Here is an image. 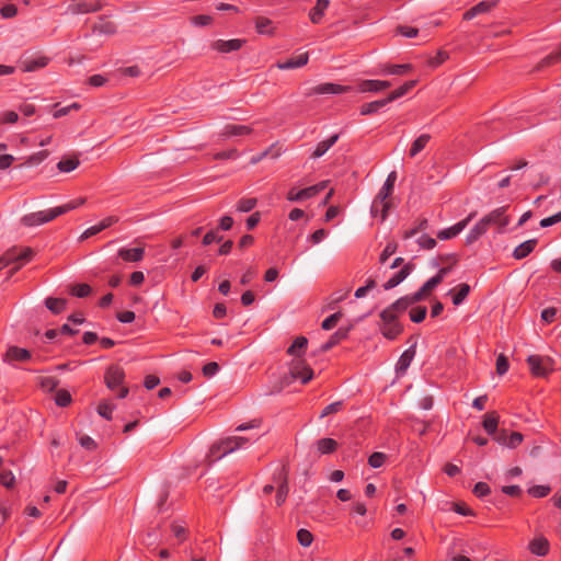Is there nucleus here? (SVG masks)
<instances>
[{"mask_svg":"<svg viewBox=\"0 0 561 561\" xmlns=\"http://www.w3.org/2000/svg\"><path fill=\"white\" fill-rule=\"evenodd\" d=\"M448 53L445 51V50H439L437 51V54L432 57L430 60H428V65L433 68H436L438 66H440L443 62H445L447 59H448Z\"/></svg>","mask_w":561,"mask_h":561,"instance_id":"obj_62","label":"nucleus"},{"mask_svg":"<svg viewBox=\"0 0 561 561\" xmlns=\"http://www.w3.org/2000/svg\"><path fill=\"white\" fill-rule=\"evenodd\" d=\"M351 90L348 85L336 84L332 82L321 83L312 89L313 94H342Z\"/></svg>","mask_w":561,"mask_h":561,"instance_id":"obj_22","label":"nucleus"},{"mask_svg":"<svg viewBox=\"0 0 561 561\" xmlns=\"http://www.w3.org/2000/svg\"><path fill=\"white\" fill-rule=\"evenodd\" d=\"M416 84V80H410L404 82L401 87L393 90L386 99L388 103L393 102L394 100L405 95Z\"/></svg>","mask_w":561,"mask_h":561,"instance_id":"obj_38","label":"nucleus"},{"mask_svg":"<svg viewBox=\"0 0 561 561\" xmlns=\"http://www.w3.org/2000/svg\"><path fill=\"white\" fill-rule=\"evenodd\" d=\"M31 357L32 355L26 348L9 346L2 359L4 363L13 365L15 362H27Z\"/></svg>","mask_w":561,"mask_h":561,"instance_id":"obj_17","label":"nucleus"},{"mask_svg":"<svg viewBox=\"0 0 561 561\" xmlns=\"http://www.w3.org/2000/svg\"><path fill=\"white\" fill-rule=\"evenodd\" d=\"M316 445H317V450L321 455L332 454L333 451H335V449L337 447L336 440L333 438H329V437L319 439Z\"/></svg>","mask_w":561,"mask_h":561,"instance_id":"obj_37","label":"nucleus"},{"mask_svg":"<svg viewBox=\"0 0 561 561\" xmlns=\"http://www.w3.org/2000/svg\"><path fill=\"white\" fill-rule=\"evenodd\" d=\"M124 377V370L118 365L110 366L105 373L106 386L111 390L118 389L117 397L121 399L125 398L128 394V389L122 386Z\"/></svg>","mask_w":561,"mask_h":561,"instance_id":"obj_4","label":"nucleus"},{"mask_svg":"<svg viewBox=\"0 0 561 561\" xmlns=\"http://www.w3.org/2000/svg\"><path fill=\"white\" fill-rule=\"evenodd\" d=\"M67 301L62 298L49 297L45 300L46 307L55 314L62 312L66 308Z\"/></svg>","mask_w":561,"mask_h":561,"instance_id":"obj_45","label":"nucleus"},{"mask_svg":"<svg viewBox=\"0 0 561 561\" xmlns=\"http://www.w3.org/2000/svg\"><path fill=\"white\" fill-rule=\"evenodd\" d=\"M84 203H85V198H83V197L76 198L73 201H70V202L64 204V205L55 207L56 213L58 214V216L64 215L70 210H73V209L82 206Z\"/></svg>","mask_w":561,"mask_h":561,"instance_id":"obj_46","label":"nucleus"},{"mask_svg":"<svg viewBox=\"0 0 561 561\" xmlns=\"http://www.w3.org/2000/svg\"><path fill=\"white\" fill-rule=\"evenodd\" d=\"M55 402L59 407H67L71 402V396L69 391L60 389L56 392Z\"/></svg>","mask_w":561,"mask_h":561,"instance_id":"obj_53","label":"nucleus"},{"mask_svg":"<svg viewBox=\"0 0 561 561\" xmlns=\"http://www.w3.org/2000/svg\"><path fill=\"white\" fill-rule=\"evenodd\" d=\"M341 317H342L341 312H335V313L329 316L328 318H325L322 321L321 328L327 331L333 329L336 325V323L339 322V320L341 319Z\"/></svg>","mask_w":561,"mask_h":561,"instance_id":"obj_58","label":"nucleus"},{"mask_svg":"<svg viewBox=\"0 0 561 561\" xmlns=\"http://www.w3.org/2000/svg\"><path fill=\"white\" fill-rule=\"evenodd\" d=\"M412 70V66L410 64L402 65H390L383 64L380 65L377 71H370V75H386V76H402Z\"/></svg>","mask_w":561,"mask_h":561,"instance_id":"obj_19","label":"nucleus"},{"mask_svg":"<svg viewBox=\"0 0 561 561\" xmlns=\"http://www.w3.org/2000/svg\"><path fill=\"white\" fill-rule=\"evenodd\" d=\"M477 213L471 211L465 219L458 221L451 227L445 228L437 232V238L440 240H449L457 237L468 224L476 217Z\"/></svg>","mask_w":561,"mask_h":561,"instance_id":"obj_12","label":"nucleus"},{"mask_svg":"<svg viewBox=\"0 0 561 561\" xmlns=\"http://www.w3.org/2000/svg\"><path fill=\"white\" fill-rule=\"evenodd\" d=\"M48 62L49 58L47 56L39 55L33 58H26L21 60V69L24 72H33L46 67Z\"/></svg>","mask_w":561,"mask_h":561,"instance_id":"obj_21","label":"nucleus"},{"mask_svg":"<svg viewBox=\"0 0 561 561\" xmlns=\"http://www.w3.org/2000/svg\"><path fill=\"white\" fill-rule=\"evenodd\" d=\"M392 206L391 201H380L378 197H375L371 207H370V214L373 217H380V220L383 221L387 216L388 211Z\"/></svg>","mask_w":561,"mask_h":561,"instance_id":"obj_24","label":"nucleus"},{"mask_svg":"<svg viewBox=\"0 0 561 561\" xmlns=\"http://www.w3.org/2000/svg\"><path fill=\"white\" fill-rule=\"evenodd\" d=\"M523 438L520 433L513 432L508 436H500L499 442L508 448H516L523 442Z\"/></svg>","mask_w":561,"mask_h":561,"instance_id":"obj_43","label":"nucleus"},{"mask_svg":"<svg viewBox=\"0 0 561 561\" xmlns=\"http://www.w3.org/2000/svg\"><path fill=\"white\" fill-rule=\"evenodd\" d=\"M497 5V0H483L463 13V20H472L477 15L485 14Z\"/></svg>","mask_w":561,"mask_h":561,"instance_id":"obj_18","label":"nucleus"},{"mask_svg":"<svg viewBox=\"0 0 561 561\" xmlns=\"http://www.w3.org/2000/svg\"><path fill=\"white\" fill-rule=\"evenodd\" d=\"M527 364L535 377H546L553 370V360L547 356L529 355Z\"/></svg>","mask_w":561,"mask_h":561,"instance_id":"obj_5","label":"nucleus"},{"mask_svg":"<svg viewBox=\"0 0 561 561\" xmlns=\"http://www.w3.org/2000/svg\"><path fill=\"white\" fill-rule=\"evenodd\" d=\"M410 306V301L401 297L380 312V331L386 339L394 340L402 333L403 327L398 317Z\"/></svg>","mask_w":561,"mask_h":561,"instance_id":"obj_1","label":"nucleus"},{"mask_svg":"<svg viewBox=\"0 0 561 561\" xmlns=\"http://www.w3.org/2000/svg\"><path fill=\"white\" fill-rule=\"evenodd\" d=\"M33 256L34 251L28 247H12L0 256V270L15 264L14 268L10 272V275H13L18 270L30 262Z\"/></svg>","mask_w":561,"mask_h":561,"instance_id":"obj_3","label":"nucleus"},{"mask_svg":"<svg viewBox=\"0 0 561 561\" xmlns=\"http://www.w3.org/2000/svg\"><path fill=\"white\" fill-rule=\"evenodd\" d=\"M273 481L276 483V505L280 506L286 501L289 492L288 474L284 466L274 472Z\"/></svg>","mask_w":561,"mask_h":561,"instance_id":"obj_6","label":"nucleus"},{"mask_svg":"<svg viewBox=\"0 0 561 561\" xmlns=\"http://www.w3.org/2000/svg\"><path fill=\"white\" fill-rule=\"evenodd\" d=\"M397 34L402 35L408 38L416 37L419 34V30L416 27L400 25L396 30Z\"/></svg>","mask_w":561,"mask_h":561,"instance_id":"obj_60","label":"nucleus"},{"mask_svg":"<svg viewBox=\"0 0 561 561\" xmlns=\"http://www.w3.org/2000/svg\"><path fill=\"white\" fill-rule=\"evenodd\" d=\"M346 334L347 332L344 331V330H337L335 333H333L330 339L321 345L320 350L322 352H328L329 350H331L333 346H335L336 344H339L343 339L346 337Z\"/></svg>","mask_w":561,"mask_h":561,"instance_id":"obj_44","label":"nucleus"},{"mask_svg":"<svg viewBox=\"0 0 561 561\" xmlns=\"http://www.w3.org/2000/svg\"><path fill=\"white\" fill-rule=\"evenodd\" d=\"M443 280L437 276L431 277L428 280H426L423 286L415 293L409 296H404L411 305L422 300L425 298V296L433 290L437 285H439Z\"/></svg>","mask_w":561,"mask_h":561,"instance_id":"obj_15","label":"nucleus"},{"mask_svg":"<svg viewBox=\"0 0 561 561\" xmlns=\"http://www.w3.org/2000/svg\"><path fill=\"white\" fill-rule=\"evenodd\" d=\"M426 313V307H415L410 310V319L414 323H420L425 319Z\"/></svg>","mask_w":561,"mask_h":561,"instance_id":"obj_52","label":"nucleus"},{"mask_svg":"<svg viewBox=\"0 0 561 561\" xmlns=\"http://www.w3.org/2000/svg\"><path fill=\"white\" fill-rule=\"evenodd\" d=\"M254 440L255 439H252L251 437L242 436L224 438L211 446L209 450V458L211 461H217L231 453L248 448Z\"/></svg>","mask_w":561,"mask_h":561,"instance_id":"obj_2","label":"nucleus"},{"mask_svg":"<svg viewBox=\"0 0 561 561\" xmlns=\"http://www.w3.org/2000/svg\"><path fill=\"white\" fill-rule=\"evenodd\" d=\"M289 374L294 380H300L302 383H307L313 378V370L301 359L291 360Z\"/></svg>","mask_w":561,"mask_h":561,"instance_id":"obj_9","label":"nucleus"},{"mask_svg":"<svg viewBox=\"0 0 561 561\" xmlns=\"http://www.w3.org/2000/svg\"><path fill=\"white\" fill-rule=\"evenodd\" d=\"M252 133H253L252 126L227 124L219 133V137H221L222 139H228V138H232V137L249 136Z\"/></svg>","mask_w":561,"mask_h":561,"instance_id":"obj_14","label":"nucleus"},{"mask_svg":"<svg viewBox=\"0 0 561 561\" xmlns=\"http://www.w3.org/2000/svg\"><path fill=\"white\" fill-rule=\"evenodd\" d=\"M0 482L5 488H12L14 485V482H15V477H14V474L11 471L3 470L0 473Z\"/></svg>","mask_w":561,"mask_h":561,"instance_id":"obj_64","label":"nucleus"},{"mask_svg":"<svg viewBox=\"0 0 561 561\" xmlns=\"http://www.w3.org/2000/svg\"><path fill=\"white\" fill-rule=\"evenodd\" d=\"M561 59V46L545 57L539 64V68H543L546 66H551L558 62Z\"/></svg>","mask_w":561,"mask_h":561,"instance_id":"obj_49","label":"nucleus"},{"mask_svg":"<svg viewBox=\"0 0 561 561\" xmlns=\"http://www.w3.org/2000/svg\"><path fill=\"white\" fill-rule=\"evenodd\" d=\"M417 243L422 249L432 250L436 247V240L427 234H422L417 239Z\"/></svg>","mask_w":561,"mask_h":561,"instance_id":"obj_63","label":"nucleus"},{"mask_svg":"<svg viewBox=\"0 0 561 561\" xmlns=\"http://www.w3.org/2000/svg\"><path fill=\"white\" fill-rule=\"evenodd\" d=\"M410 273L409 266L402 267L394 275H392L385 284L383 288L386 290L392 289L398 286L401 282H403Z\"/></svg>","mask_w":561,"mask_h":561,"instance_id":"obj_34","label":"nucleus"},{"mask_svg":"<svg viewBox=\"0 0 561 561\" xmlns=\"http://www.w3.org/2000/svg\"><path fill=\"white\" fill-rule=\"evenodd\" d=\"M499 424V415L494 412L486 413L483 420V428L490 435H494Z\"/></svg>","mask_w":561,"mask_h":561,"instance_id":"obj_42","label":"nucleus"},{"mask_svg":"<svg viewBox=\"0 0 561 561\" xmlns=\"http://www.w3.org/2000/svg\"><path fill=\"white\" fill-rule=\"evenodd\" d=\"M72 296L84 298L91 294V287L88 284H77L70 289Z\"/></svg>","mask_w":561,"mask_h":561,"instance_id":"obj_50","label":"nucleus"},{"mask_svg":"<svg viewBox=\"0 0 561 561\" xmlns=\"http://www.w3.org/2000/svg\"><path fill=\"white\" fill-rule=\"evenodd\" d=\"M255 30L259 34L272 35L274 34L275 27L271 19L265 16H257L255 19Z\"/></svg>","mask_w":561,"mask_h":561,"instance_id":"obj_33","label":"nucleus"},{"mask_svg":"<svg viewBox=\"0 0 561 561\" xmlns=\"http://www.w3.org/2000/svg\"><path fill=\"white\" fill-rule=\"evenodd\" d=\"M536 245H537L536 239L527 240L514 249L513 256L516 260H522V259L526 257L527 255H529L534 251Z\"/></svg>","mask_w":561,"mask_h":561,"instance_id":"obj_29","label":"nucleus"},{"mask_svg":"<svg viewBox=\"0 0 561 561\" xmlns=\"http://www.w3.org/2000/svg\"><path fill=\"white\" fill-rule=\"evenodd\" d=\"M489 228L490 227L486 225V222L481 218L468 232L466 237V243L472 244L477 242L482 236H484L488 232Z\"/></svg>","mask_w":561,"mask_h":561,"instance_id":"obj_26","label":"nucleus"},{"mask_svg":"<svg viewBox=\"0 0 561 561\" xmlns=\"http://www.w3.org/2000/svg\"><path fill=\"white\" fill-rule=\"evenodd\" d=\"M81 108V104L80 103H71L70 105L68 106H64L61 108H58L56 110L54 113H53V117L54 118H60L62 116H66L68 115L72 110L75 111H79Z\"/></svg>","mask_w":561,"mask_h":561,"instance_id":"obj_56","label":"nucleus"},{"mask_svg":"<svg viewBox=\"0 0 561 561\" xmlns=\"http://www.w3.org/2000/svg\"><path fill=\"white\" fill-rule=\"evenodd\" d=\"M414 355H415V352L412 348H408L401 354V356L396 365L397 375L405 374L407 369L410 367V365L413 360Z\"/></svg>","mask_w":561,"mask_h":561,"instance_id":"obj_28","label":"nucleus"},{"mask_svg":"<svg viewBox=\"0 0 561 561\" xmlns=\"http://www.w3.org/2000/svg\"><path fill=\"white\" fill-rule=\"evenodd\" d=\"M507 207L502 206L493 209L489 214L484 215L482 219L489 227L496 226L499 232H502L510 224V217L506 215Z\"/></svg>","mask_w":561,"mask_h":561,"instance_id":"obj_10","label":"nucleus"},{"mask_svg":"<svg viewBox=\"0 0 561 561\" xmlns=\"http://www.w3.org/2000/svg\"><path fill=\"white\" fill-rule=\"evenodd\" d=\"M443 280L437 276L431 277L428 280H426L423 286L415 293L409 296H404L411 305L422 300L425 298V296L433 290L437 285H439Z\"/></svg>","mask_w":561,"mask_h":561,"instance_id":"obj_16","label":"nucleus"},{"mask_svg":"<svg viewBox=\"0 0 561 561\" xmlns=\"http://www.w3.org/2000/svg\"><path fill=\"white\" fill-rule=\"evenodd\" d=\"M329 7V0H317L316 7L309 12V19L313 24H319L322 21L325 10Z\"/></svg>","mask_w":561,"mask_h":561,"instance_id":"obj_31","label":"nucleus"},{"mask_svg":"<svg viewBox=\"0 0 561 561\" xmlns=\"http://www.w3.org/2000/svg\"><path fill=\"white\" fill-rule=\"evenodd\" d=\"M529 551L538 557H545L549 553L550 543L548 539L543 536L535 537L528 545Z\"/></svg>","mask_w":561,"mask_h":561,"instance_id":"obj_23","label":"nucleus"},{"mask_svg":"<svg viewBox=\"0 0 561 561\" xmlns=\"http://www.w3.org/2000/svg\"><path fill=\"white\" fill-rule=\"evenodd\" d=\"M470 286L468 284H460L457 288L450 289L449 295H451L453 304L455 306L461 305L470 293Z\"/></svg>","mask_w":561,"mask_h":561,"instance_id":"obj_30","label":"nucleus"},{"mask_svg":"<svg viewBox=\"0 0 561 561\" xmlns=\"http://www.w3.org/2000/svg\"><path fill=\"white\" fill-rule=\"evenodd\" d=\"M387 104V99L368 102L360 106L359 112L362 115H370L378 112L381 107L386 106Z\"/></svg>","mask_w":561,"mask_h":561,"instance_id":"obj_41","label":"nucleus"},{"mask_svg":"<svg viewBox=\"0 0 561 561\" xmlns=\"http://www.w3.org/2000/svg\"><path fill=\"white\" fill-rule=\"evenodd\" d=\"M245 44V39L233 38V39H216L210 44V48L220 54H229L238 51Z\"/></svg>","mask_w":561,"mask_h":561,"instance_id":"obj_13","label":"nucleus"},{"mask_svg":"<svg viewBox=\"0 0 561 561\" xmlns=\"http://www.w3.org/2000/svg\"><path fill=\"white\" fill-rule=\"evenodd\" d=\"M387 456L383 453L376 451L371 454L368 458V463L371 468H380L385 461Z\"/></svg>","mask_w":561,"mask_h":561,"instance_id":"obj_55","label":"nucleus"},{"mask_svg":"<svg viewBox=\"0 0 561 561\" xmlns=\"http://www.w3.org/2000/svg\"><path fill=\"white\" fill-rule=\"evenodd\" d=\"M297 539L302 547H309L312 543L313 536L307 529H299L297 533Z\"/></svg>","mask_w":561,"mask_h":561,"instance_id":"obj_57","label":"nucleus"},{"mask_svg":"<svg viewBox=\"0 0 561 561\" xmlns=\"http://www.w3.org/2000/svg\"><path fill=\"white\" fill-rule=\"evenodd\" d=\"M431 137L427 134H422L420 137H417L411 145L409 156L411 158L416 157L426 147Z\"/></svg>","mask_w":561,"mask_h":561,"instance_id":"obj_36","label":"nucleus"},{"mask_svg":"<svg viewBox=\"0 0 561 561\" xmlns=\"http://www.w3.org/2000/svg\"><path fill=\"white\" fill-rule=\"evenodd\" d=\"M48 156H49L48 150H41L38 152L31 154L28 157L26 163L30 165H37V164L42 163L44 160H46L48 158Z\"/></svg>","mask_w":561,"mask_h":561,"instance_id":"obj_54","label":"nucleus"},{"mask_svg":"<svg viewBox=\"0 0 561 561\" xmlns=\"http://www.w3.org/2000/svg\"><path fill=\"white\" fill-rule=\"evenodd\" d=\"M308 60H309V54L306 51L298 56L291 57L286 61L277 62L276 67L280 70L300 68V67L307 65Z\"/></svg>","mask_w":561,"mask_h":561,"instance_id":"obj_25","label":"nucleus"},{"mask_svg":"<svg viewBox=\"0 0 561 561\" xmlns=\"http://www.w3.org/2000/svg\"><path fill=\"white\" fill-rule=\"evenodd\" d=\"M93 32L104 35H112L116 32V25L106 19H100V21L94 24Z\"/></svg>","mask_w":561,"mask_h":561,"instance_id":"obj_39","label":"nucleus"},{"mask_svg":"<svg viewBox=\"0 0 561 561\" xmlns=\"http://www.w3.org/2000/svg\"><path fill=\"white\" fill-rule=\"evenodd\" d=\"M256 198H241L237 203V210L240 213H249L256 206Z\"/></svg>","mask_w":561,"mask_h":561,"instance_id":"obj_48","label":"nucleus"},{"mask_svg":"<svg viewBox=\"0 0 561 561\" xmlns=\"http://www.w3.org/2000/svg\"><path fill=\"white\" fill-rule=\"evenodd\" d=\"M239 157V152L237 149H229V150H224V151H220V152H217L213 156V159L214 160H228V159H237Z\"/></svg>","mask_w":561,"mask_h":561,"instance_id":"obj_61","label":"nucleus"},{"mask_svg":"<svg viewBox=\"0 0 561 561\" xmlns=\"http://www.w3.org/2000/svg\"><path fill=\"white\" fill-rule=\"evenodd\" d=\"M114 409H115V405L111 401L104 400V401L100 402V404L98 407V413L102 417H104L106 420H111Z\"/></svg>","mask_w":561,"mask_h":561,"instance_id":"obj_47","label":"nucleus"},{"mask_svg":"<svg viewBox=\"0 0 561 561\" xmlns=\"http://www.w3.org/2000/svg\"><path fill=\"white\" fill-rule=\"evenodd\" d=\"M145 254L144 248H133L125 249L122 248L118 250V256L125 262H139L142 260Z\"/></svg>","mask_w":561,"mask_h":561,"instance_id":"obj_27","label":"nucleus"},{"mask_svg":"<svg viewBox=\"0 0 561 561\" xmlns=\"http://www.w3.org/2000/svg\"><path fill=\"white\" fill-rule=\"evenodd\" d=\"M213 22V18L207 14H199L191 18V24L194 26L203 27L207 26Z\"/></svg>","mask_w":561,"mask_h":561,"instance_id":"obj_59","label":"nucleus"},{"mask_svg":"<svg viewBox=\"0 0 561 561\" xmlns=\"http://www.w3.org/2000/svg\"><path fill=\"white\" fill-rule=\"evenodd\" d=\"M551 489L548 485H534L528 489V493L537 499L546 497L550 493Z\"/></svg>","mask_w":561,"mask_h":561,"instance_id":"obj_51","label":"nucleus"},{"mask_svg":"<svg viewBox=\"0 0 561 561\" xmlns=\"http://www.w3.org/2000/svg\"><path fill=\"white\" fill-rule=\"evenodd\" d=\"M80 165V160L77 156L64 157L57 163V169L61 173H69Z\"/></svg>","mask_w":561,"mask_h":561,"instance_id":"obj_32","label":"nucleus"},{"mask_svg":"<svg viewBox=\"0 0 561 561\" xmlns=\"http://www.w3.org/2000/svg\"><path fill=\"white\" fill-rule=\"evenodd\" d=\"M58 217L56 208H49L27 214L22 217L21 221L26 227H36L49 222Z\"/></svg>","mask_w":561,"mask_h":561,"instance_id":"obj_7","label":"nucleus"},{"mask_svg":"<svg viewBox=\"0 0 561 561\" xmlns=\"http://www.w3.org/2000/svg\"><path fill=\"white\" fill-rule=\"evenodd\" d=\"M339 139V135H332L325 140L320 141L314 151L312 152V158L317 159L322 157Z\"/></svg>","mask_w":561,"mask_h":561,"instance_id":"obj_35","label":"nucleus"},{"mask_svg":"<svg viewBox=\"0 0 561 561\" xmlns=\"http://www.w3.org/2000/svg\"><path fill=\"white\" fill-rule=\"evenodd\" d=\"M390 85L391 82L387 80H363L358 84V91L362 93H378L388 89Z\"/></svg>","mask_w":561,"mask_h":561,"instance_id":"obj_20","label":"nucleus"},{"mask_svg":"<svg viewBox=\"0 0 561 561\" xmlns=\"http://www.w3.org/2000/svg\"><path fill=\"white\" fill-rule=\"evenodd\" d=\"M325 186H327V182L323 181L316 185H311L309 187L301 188V190L291 188L287 193V199L289 202H301L305 199H309V198L316 196L317 194H319L321 191H323L325 188Z\"/></svg>","mask_w":561,"mask_h":561,"instance_id":"obj_8","label":"nucleus"},{"mask_svg":"<svg viewBox=\"0 0 561 561\" xmlns=\"http://www.w3.org/2000/svg\"><path fill=\"white\" fill-rule=\"evenodd\" d=\"M308 345V340L305 336H298L293 344L288 347L287 353L291 356H300Z\"/></svg>","mask_w":561,"mask_h":561,"instance_id":"obj_40","label":"nucleus"},{"mask_svg":"<svg viewBox=\"0 0 561 561\" xmlns=\"http://www.w3.org/2000/svg\"><path fill=\"white\" fill-rule=\"evenodd\" d=\"M103 3L101 0H92V1H83V0H73L69 7L68 11L72 14H85L91 12H96L101 10Z\"/></svg>","mask_w":561,"mask_h":561,"instance_id":"obj_11","label":"nucleus"}]
</instances>
